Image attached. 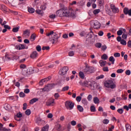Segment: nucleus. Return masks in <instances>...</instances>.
Instances as JSON below:
<instances>
[{
    "instance_id": "obj_55",
    "label": "nucleus",
    "mask_w": 131,
    "mask_h": 131,
    "mask_svg": "<svg viewBox=\"0 0 131 131\" xmlns=\"http://www.w3.org/2000/svg\"><path fill=\"white\" fill-rule=\"evenodd\" d=\"M98 35L99 36H103V35H104V32L102 31H100L98 32Z\"/></svg>"
},
{
    "instance_id": "obj_43",
    "label": "nucleus",
    "mask_w": 131,
    "mask_h": 131,
    "mask_svg": "<svg viewBox=\"0 0 131 131\" xmlns=\"http://www.w3.org/2000/svg\"><path fill=\"white\" fill-rule=\"evenodd\" d=\"M25 113L26 115L29 116L30 115V114H31V111H30V110H27L25 112Z\"/></svg>"
},
{
    "instance_id": "obj_44",
    "label": "nucleus",
    "mask_w": 131,
    "mask_h": 131,
    "mask_svg": "<svg viewBox=\"0 0 131 131\" xmlns=\"http://www.w3.org/2000/svg\"><path fill=\"white\" fill-rule=\"evenodd\" d=\"M102 122L104 124H108L109 123V120L105 119L102 121Z\"/></svg>"
},
{
    "instance_id": "obj_14",
    "label": "nucleus",
    "mask_w": 131,
    "mask_h": 131,
    "mask_svg": "<svg viewBox=\"0 0 131 131\" xmlns=\"http://www.w3.org/2000/svg\"><path fill=\"white\" fill-rule=\"evenodd\" d=\"M35 70V68H29L27 70V74H28L29 75H30V74H32L33 72H34V71Z\"/></svg>"
},
{
    "instance_id": "obj_13",
    "label": "nucleus",
    "mask_w": 131,
    "mask_h": 131,
    "mask_svg": "<svg viewBox=\"0 0 131 131\" xmlns=\"http://www.w3.org/2000/svg\"><path fill=\"white\" fill-rule=\"evenodd\" d=\"M51 79V77H48L47 78H44L40 81V85H43V83H45L46 82H48L49 80Z\"/></svg>"
},
{
    "instance_id": "obj_56",
    "label": "nucleus",
    "mask_w": 131,
    "mask_h": 131,
    "mask_svg": "<svg viewBox=\"0 0 131 131\" xmlns=\"http://www.w3.org/2000/svg\"><path fill=\"white\" fill-rule=\"evenodd\" d=\"M23 109V110H26V109H27V103H24Z\"/></svg>"
},
{
    "instance_id": "obj_39",
    "label": "nucleus",
    "mask_w": 131,
    "mask_h": 131,
    "mask_svg": "<svg viewBox=\"0 0 131 131\" xmlns=\"http://www.w3.org/2000/svg\"><path fill=\"white\" fill-rule=\"evenodd\" d=\"M95 47L96 48H98V49H100V48H101V47H102V43H101L100 42L96 43L95 44Z\"/></svg>"
},
{
    "instance_id": "obj_20",
    "label": "nucleus",
    "mask_w": 131,
    "mask_h": 131,
    "mask_svg": "<svg viewBox=\"0 0 131 131\" xmlns=\"http://www.w3.org/2000/svg\"><path fill=\"white\" fill-rule=\"evenodd\" d=\"M17 50H24L25 49V46L23 44H19L16 46Z\"/></svg>"
},
{
    "instance_id": "obj_22",
    "label": "nucleus",
    "mask_w": 131,
    "mask_h": 131,
    "mask_svg": "<svg viewBox=\"0 0 131 131\" xmlns=\"http://www.w3.org/2000/svg\"><path fill=\"white\" fill-rule=\"evenodd\" d=\"M35 38H36V34L33 33L31 35L30 40H31V41H34V40H35Z\"/></svg>"
},
{
    "instance_id": "obj_8",
    "label": "nucleus",
    "mask_w": 131,
    "mask_h": 131,
    "mask_svg": "<svg viewBox=\"0 0 131 131\" xmlns=\"http://www.w3.org/2000/svg\"><path fill=\"white\" fill-rule=\"evenodd\" d=\"M68 70L69 69L68 67H64L59 71V73L60 75H65Z\"/></svg>"
},
{
    "instance_id": "obj_64",
    "label": "nucleus",
    "mask_w": 131,
    "mask_h": 131,
    "mask_svg": "<svg viewBox=\"0 0 131 131\" xmlns=\"http://www.w3.org/2000/svg\"><path fill=\"white\" fill-rule=\"evenodd\" d=\"M127 46H128V48H131V40H129L127 42Z\"/></svg>"
},
{
    "instance_id": "obj_3",
    "label": "nucleus",
    "mask_w": 131,
    "mask_h": 131,
    "mask_svg": "<svg viewBox=\"0 0 131 131\" xmlns=\"http://www.w3.org/2000/svg\"><path fill=\"white\" fill-rule=\"evenodd\" d=\"M73 11L68 9L67 8H63V17H73Z\"/></svg>"
},
{
    "instance_id": "obj_23",
    "label": "nucleus",
    "mask_w": 131,
    "mask_h": 131,
    "mask_svg": "<svg viewBox=\"0 0 131 131\" xmlns=\"http://www.w3.org/2000/svg\"><path fill=\"white\" fill-rule=\"evenodd\" d=\"M35 122L37 123V124H41L42 122V120H41L40 118L37 117L35 120Z\"/></svg>"
},
{
    "instance_id": "obj_47",
    "label": "nucleus",
    "mask_w": 131,
    "mask_h": 131,
    "mask_svg": "<svg viewBox=\"0 0 131 131\" xmlns=\"http://www.w3.org/2000/svg\"><path fill=\"white\" fill-rule=\"evenodd\" d=\"M21 131H28V128L26 126H24L22 127Z\"/></svg>"
},
{
    "instance_id": "obj_46",
    "label": "nucleus",
    "mask_w": 131,
    "mask_h": 131,
    "mask_svg": "<svg viewBox=\"0 0 131 131\" xmlns=\"http://www.w3.org/2000/svg\"><path fill=\"white\" fill-rule=\"evenodd\" d=\"M36 50L37 52H40V51H41V47L40 46L38 45L36 47Z\"/></svg>"
},
{
    "instance_id": "obj_51",
    "label": "nucleus",
    "mask_w": 131,
    "mask_h": 131,
    "mask_svg": "<svg viewBox=\"0 0 131 131\" xmlns=\"http://www.w3.org/2000/svg\"><path fill=\"white\" fill-rule=\"evenodd\" d=\"M87 99H88V101H92V99H93V96H92V95H89L88 96Z\"/></svg>"
},
{
    "instance_id": "obj_25",
    "label": "nucleus",
    "mask_w": 131,
    "mask_h": 131,
    "mask_svg": "<svg viewBox=\"0 0 131 131\" xmlns=\"http://www.w3.org/2000/svg\"><path fill=\"white\" fill-rule=\"evenodd\" d=\"M37 101H38V98H33L30 101V104H34V103H36V102H37Z\"/></svg>"
},
{
    "instance_id": "obj_42",
    "label": "nucleus",
    "mask_w": 131,
    "mask_h": 131,
    "mask_svg": "<svg viewBox=\"0 0 131 131\" xmlns=\"http://www.w3.org/2000/svg\"><path fill=\"white\" fill-rule=\"evenodd\" d=\"M90 110L91 112H95V111H96V107H95V106L92 105L91 106Z\"/></svg>"
},
{
    "instance_id": "obj_27",
    "label": "nucleus",
    "mask_w": 131,
    "mask_h": 131,
    "mask_svg": "<svg viewBox=\"0 0 131 131\" xmlns=\"http://www.w3.org/2000/svg\"><path fill=\"white\" fill-rule=\"evenodd\" d=\"M93 101L95 104H99V103H100V100H99L98 97H94L93 98Z\"/></svg>"
},
{
    "instance_id": "obj_45",
    "label": "nucleus",
    "mask_w": 131,
    "mask_h": 131,
    "mask_svg": "<svg viewBox=\"0 0 131 131\" xmlns=\"http://www.w3.org/2000/svg\"><path fill=\"white\" fill-rule=\"evenodd\" d=\"M121 45H123V46H126V41L122 39L120 41Z\"/></svg>"
},
{
    "instance_id": "obj_33",
    "label": "nucleus",
    "mask_w": 131,
    "mask_h": 131,
    "mask_svg": "<svg viewBox=\"0 0 131 131\" xmlns=\"http://www.w3.org/2000/svg\"><path fill=\"white\" fill-rule=\"evenodd\" d=\"M109 61L112 62V64H114V62H115V59H114V57L113 56H111L109 58Z\"/></svg>"
},
{
    "instance_id": "obj_15",
    "label": "nucleus",
    "mask_w": 131,
    "mask_h": 131,
    "mask_svg": "<svg viewBox=\"0 0 131 131\" xmlns=\"http://www.w3.org/2000/svg\"><path fill=\"white\" fill-rule=\"evenodd\" d=\"M38 57V53L36 51H33L31 53L30 55V58L32 59H35V58H37Z\"/></svg>"
},
{
    "instance_id": "obj_40",
    "label": "nucleus",
    "mask_w": 131,
    "mask_h": 131,
    "mask_svg": "<svg viewBox=\"0 0 131 131\" xmlns=\"http://www.w3.org/2000/svg\"><path fill=\"white\" fill-rule=\"evenodd\" d=\"M19 28H20V27H16V28H14L12 29V31L13 32H18V31H19Z\"/></svg>"
},
{
    "instance_id": "obj_7",
    "label": "nucleus",
    "mask_w": 131,
    "mask_h": 131,
    "mask_svg": "<svg viewBox=\"0 0 131 131\" xmlns=\"http://www.w3.org/2000/svg\"><path fill=\"white\" fill-rule=\"evenodd\" d=\"M94 71L95 68L89 66H86V68L84 69V72L86 73H94Z\"/></svg>"
},
{
    "instance_id": "obj_4",
    "label": "nucleus",
    "mask_w": 131,
    "mask_h": 131,
    "mask_svg": "<svg viewBox=\"0 0 131 131\" xmlns=\"http://www.w3.org/2000/svg\"><path fill=\"white\" fill-rule=\"evenodd\" d=\"M104 86L105 88H110L111 89H115L116 85L112 81H107L104 83Z\"/></svg>"
},
{
    "instance_id": "obj_38",
    "label": "nucleus",
    "mask_w": 131,
    "mask_h": 131,
    "mask_svg": "<svg viewBox=\"0 0 131 131\" xmlns=\"http://www.w3.org/2000/svg\"><path fill=\"white\" fill-rule=\"evenodd\" d=\"M68 90H69V86H66L62 88V92H66V91H68Z\"/></svg>"
},
{
    "instance_id": "obj_60",
    "label": "nucleus",
    "mask_w": 131,
    "mask_h": 131,
    "mask_svg": "<svg viewBox=\"0 0 131 131\" xmlns=\"http://www.w3.org/2000/svg\"><path fill=\"white\" fill-rule=\"evenodd\" d=\"M101 49L102 51H106L107 50V46L106 45H103L101 47Z\"/></svg>"
},
{
    "instance_id": "obj_2",
    "label": "nucleus",
    "mask_w": 131,
    "mask_h": 131,
    "mask_svg": "<svg viewBox=\"0 0 131 131\" xmlns=\"http://www.w3.org/2000/svg\"><path fill=\"white\" fill-rule=\"evenodd\" d=\"M98 37V35L94 34V33L92 30L86 36V40L87 41H92V40H95Z\"/></svg>"
},
{
    "instance_id": "obj_16",
    "label": "nucleus",
    "mask_w": 131,
    "mask_h": 131,
    "mask_svg": "<svg viewBox=\"0 0 131 131\" xmlns=\"http://www.w3.org/2000/svg\"><path fill=\"white\" fill-rule=\"evenodd\" d=\"M23 35L25 37H29L30 35V30L27 29L23 31Z\"/></svg>"
},
{
    "instance_id": "obj_12",
    "label": "nucleus",
    "mask_w": 131,
    "mask_h": 131,
    "mask_svg": "<svg viewBox=\"0 0 131 131\" xmlns=\"http://www.w3.org/2000/svg\"><path fill=\"white\" fill-rule=\"evenodd\" d=\"M56 14L58 16H59V17H64V8L57 10Z\"/></svg>"
},
{
    "instance_id": "obj_49",
    "label": "nucleus",
    "mask_w": 131,
    "mask_h": 131,
    "mask_svg": "<svg viewBox=\"0 0 131 131\" xmlns=\"http://www.w3.org/2000/svg\"><path fill=\"white\" fill-rule=\"evenodd\" d=\"M117 112H118L119 114H122V113H123V110H122V108H119L117 110Z\"/></svg>"
},
{
    "instance_id": "obj_53",
    "label": "nucleus",
    "mask_w": 131,
    "mask_h": 131,
    "mask_svg": "<svg viewBox=\"0 0 131 131\" xmlns=\"http://www.w3.org/2000/svg\"><path fill=\"white\" fill-rule=\"evenodd\" d=\"M114 57H115V58H117L118 57H120V53H115L114 54Z\"/></svg>"
},
{
    "instance_id": "obj_29",
    "label": "nucleus",
    "mask_w": 131,
    "mask_h": 131,
    "mask_svg": "<svg viewBox=\"0 0 131 131\" xmlns=\"http://www.w3.org/2000/svg\"><path fill=\"white\" fill-rule=\"evenodd\" d=\"M81 102L82 104H83V105H85V106H86V105H88L89 103V102H88V100L85 98L82 99L81 100Z\"/></svg>"
},
{
    "instance_id": "obj_59",
    "label": "nucleus",
    "mask_w": 131,
    "mask_h": 131,
    "mask_svg": "<svg viewBox=\"0 0 131 131\" xmlns=\"http://www.w3.org/2000/svg\"><path fill=\"white\" fill-rule=\"evenodd\" d=\"M19 97H20V98H24V97H25V94L23 92H20L19 93Z\"/></svg>"
},
{
    "instance_id": "obj_26",
    "label": "nucleus",
    "mask_w": 131,
    "mask_h": 131,
    "mask_svg": "<svg viewBox=\"0 0 131 131\" xmlns=\"http://www.w3.org/2000/svg\"><path fill=\"white\" fill-rule=\"evenodd\" d=\"M28 12H29V13H30V14H33V13L35 12V10H34L33 8L29 7L28 8Z\"/></svg>"
},
{
    "instance_id": "obj_41",
    "label": "nucleus",
    "mask_w": 131,
    "mask_h": 131,
    "mask_svg": "<svg viewBox=\"0 0 131 131\" xmlns=\"http://www.w3.org/2000/svg\"><path fill=\"white\" fill-rule=\"evenodd\" d=\"M16 116H17V117H18V118H21V117H22V116H23V114L22 113H21V112H19L18 113H17L16 114Z\"/></svg>"
},
{
    "instance_id": "obj_31",
    "label": "nucleus",
    "mask_w": 131,
    "mask_h": 131,
    "mask_svg": "<svg viewBox=\"0 0 131 131\" xmlns=\"http://www.w3.org/2000/svg\"><path fill=\"white\" fill-rule=\"evenodd\" d=\"M4 108L6 110H10L11 109V106L9 104H5L4 105Z\"/></svg>"
},
{
    "instance_id": "obj_11",
    "label": "nucleus",
    "mask_w": 131,
    "mask_h": 131,
    "mask_svg": "<svg viewBox=\"0 0 131 131\" xmlns=\"http://www.w3.org/2000/svg\"><path fill=\"white\" fill-rule=\"evenodd\" d=\"M92 84V81H84L82 83V86H86L87 88H90L91 87V85Z\"/></svg>"
},
{
    "instance_id": "obj_32",
    "label": "nucleus",
    "mask_w": 131,
    "mask_h": 131,
    "mask_svg": "<svg viewBox=\"0 0 131 131\" xmlns=\"http://www.w3.org/2000/svg\"><path fill=\"white\" fill-rule=\"evenodd\" d=\"M77 109L79 111V112H83V107L81 105L77 106Z\"/></svg>"
},
{
    "instance_id": "obj_54",
    "label": "nucleus",
    "mask_w": 131,
    "mask_h": 131,
    "mask_svg": "<svg viewBox=\"0 0 131 131\" xmlns=\"http://www.w3.org/2000/svg\"><path fill=\"white\" fill-rule=\"evenodd\" d=\"M69 56H70V57H73V56H74V52H73V51L69 52Z\"/></svg>"
},
{
    "instance_id": "obj_17",
    "label": "nucleus",
    "mask_w": 131,
    "mask_h": 131,
    "mask_svg": "<svg viewBox=\"0 0 131 131\" xmlns=\"http://www.w3.org/2000/svg\"><path fill=\"white\" fill-rule=\"evenodd\" d=\"M123 12L125 15H128L129 16H131V9L128 10V8H125L123 10Z\"/></svg>"
},
{
    "instance_id": "obj_6",
    "label": "nucleus",
    "mask_w": 131,
    "mask_h": 131,
    "mask_svg": "<svg viewBox=\"0 0 131 131\" xmlns=\"http://www.w3.org/2000/svg\"><path fill=\"white\" fill-rule=\"evenodd\" d=\"M91 24L94 29H98L101 27V24L98 20H92L91 21Z\"/></svg>"
},
{
    "instance_id": "obj_62",
    "label": "nucleus",
    "mask_w": 131,
    "mask_h": 131,
    "mask_svg": "<svg viewBox=\"0 0 131 131\" xmlns=\"http://www.w3.org/2000/svg\"><path fill=\"white\" fill-rule=\"evenodd\" d=\"M117 34L118 35H121L122 34V30H120L118 31L117 32Z\"/></svg>"
},
{
    "instance_id": "obj_58",
    "label": "nucleus",
    "mask_w": 131,
    "mask_h": 131,
    "mask_svg": "<svg viewBox=\"0 0 131 131\" xmlns=\"http://www.w3.org/2000/svg\"><path fill=\"white\" fill-rule=\"evenodd\" d=\"M123 70L122 69H120L117 70V73L120 74L123 72Z\"/></svg>"
},
{
    "instance_id": "obj_35",
    "label": "nucleus",
    "mask_w": 131,
    "mask_h": 131,
    "mask_svg": "<svg viewBox=\"0 0 131 131\" xmlns=\"http://www.w3.org/2000/svg\"><path fill=\"white\" fill-rule=\"evenodd\" d=\"M54 98L55 100H58V98H60V94L58 93H55Z\"/></svg>"
},
{
    "instance_id": "obj_37",
    "label": "nucleus",
    "mask_w": 131,
    "mask_h": 131,
    "mask_svg": "<svg viewBox=\"0 0 131 131\" xmlns=\"http://www.w3.org/2000/svg\"><path fill=\"white\" fill-rule=\"evenodd\" d=\"M101 59H102V60H107V59H108V56L104 54L101 56Z\"/></svg>"
},
{
    "instance_id": "obj_48",
    "label": "nucleus",
    "mask_w": 131,
    "mask_h": 131,
    "mask_svg": "<svg viewBox=\"0 0 131 131\" xmlns=\"http://www.w3.org/2000/svg\"><path fill=\"white\" fill-rule=\"evenodd\" d=\"M20 68L23 70V69H25V68H26V65L21 64L20 65Z\"/></svg>"
},
{
    "instance_id": "obj_61",
    "label": "nucleus",
    "mask_w": 131,
    "mask_h": 131,
    "mask_svg": "<svg viewBox=\"0 0 131 131\" xmlns=\"http://www.w3.org/2000/svg\"><path fill=\"white\" fill-rule=\"evenodd\" d=\"M71 124L73 125V126H75V125H76V121L73 120L71 122Z\"/></svg>"
},
{
    "instance_id": "obj_57",
    "label": "nucleus",
    "mask_w": 131,
    "mask_h": 131,
    "mask_svg": "<svg viewBox=\"0 0 131 131\" xmlns=\"http://www.w3.org/2000/svg\"><path fill=\"white\" fill-rule=\"evenodd\" d=\"M102 78H104V75H100L99 76H97L96 77V79H102Z\"/></svg>"
},
{
    "instance_id": "obj_21",
    "label": "nucleus",
    "mask_w": 131,
    "mask_h": 131,
    "mask_svg": "<svg viewBox=\"0 0 131 131\" xmlns=\"http://www.w3.org/2000/svg\"><path fill=\"white\" fill-rule=\"evenodd\" d=\"M101 67H104L107 64V61H104L103 60H100L99 62Z\"/></svg>"
},
{
    "instance_id": "obj_9",
    "label": "nucleus",
    "mask_w": 131,
    "mask_h": 131,
    "mask_svg": "<svg viewBox=\"0 0 131 131\" xmlns=\"http://www.w3.org/2000/svg\"><path fill=\"white\" fill-rule=\"evenodd\" d=\"M53 89V84H48L45 86L42 90L43 92H49V91H51Z\"/></svg>"
},
{
    "instance_id": "obj_30",
    "label": "nucleus",
    "mask_w": 131,
    "mask_h": 131,
    "mask_svg": "<svg viewBox=\"0 0 131 131\" xmlns=\"http://www.w3.org/2000/svg\"><path fill=\"white\" fill-rule=\"evenodd\" d=\"M49 126L48 124H47L45 126L42 128V131H48L49 130Z\"/></svg>"
},
{
    "instance_id": "obj_63",
    "label": "nucleus",
    "mask_w": 131,
    "mask_h": 131,
    "mask_svg": "<svg viewBox=\"0 0 131 131\" xmlns=\"http://www.w3.org/2000/svg\"><path fill=\"white\" fill-rule=\"evenodd\" d=\"M76 101L77 102H80L81 101V97L80 96H77L76 97Z\"/></svg>"
},
{
    "instance_id": "obj_52",
    "label": "nucleus",
    "mask_w": 131,
    "mask_h": 131,
    "mask_svg": "<svg viewBox=\"0 0 131 131\" xmlns=\"http://www.w3.org/2000/svg\"><path fill=\"white\" fill-rule=\"evenodd\" d=\"M98 3L99 5H100V6H102V5L104 4V0H98Z\"/></svg>"
},
{
    "instance_id": "obj_1",
    "label": "nucleus",
    "mask_w": 131,
    "mask_h": 131,
    "mask_svg": "<svg viewBox=\"0 0 131 131\" xmlns=\"http://www.w3.org/2000/svg\"><path fill=\"white\" fill-rule=\"evenodd\" d=\"M46 35L47 36H51V38H50V40L51 41L52 43H57V42L59 41L60 36L58 35V34L54 32L53 31L47 33Z\"/></svg>"
},
{
    "instance_id": "obj_28",
    "label": "nucleus",
    "mask_w": 131,
    "mask_h": 131,
    "mask_svg": "<svg viewBox=\"0 0 131 131\" xmlns=\"http://www.w3.org/2000/svg\"><path fill=\"white\" fill-rule=\"evenodd\" d=\"M55 127L57 130H61L62 128V126H61L60 124H57Z\"/></svg>"
},
{
    "instance_id": "obj_24",
    "label": "nucleus",
    "mask_w": 131,
    "mask_h": 131,
    "mask_svg": "<svg viewBox=\"0 0 131 131\" xmlns=\"http://www.w3.org/2000/svg\"><path fill=\"white\" fill-rule=\"evenodd\" d=\"M79 76L82 79H84V78L85 77V76L84 75V73L82 71H80L79 72Z\"/></svg>"
},
{
    "instance_id": "obj_18",
    "label": "nucleus",
    "mask_w": 131,
    "mask_h": 131,
    "mask_svg": "<svg viewBox=\"0 0 131 131\" xmlns=\"http://www.w3.org/2000/svg\"><path fill=\"white\" fill-rule=\"evenodd\" d=\"M55 103V99H52L51 101H48L46 103L47 106H54Z\"/></svg>"
},
{
    "instance_id": "obj_50",
    "label": "nucleus",
    "mask_w": 131,
    "mask_h": 131,
    "mask_svg": "<svg viewBox=\"0 0 131 131\" xmlns=\"http://www.w3.org/2000/svg\"><path fill=\"white\" fill-rule=\"evenodd\" d=\"M122 37L123 39H126L127 38V33L123 34Z\"/></svg>"
},
{
    "instance_id": "obj_10",
    "label": "nucleus",
    "mask_w": 131,
    "mask_h": 131,
    "mask_svg": "<svg viewBox=\"0 0 131 131\" xmlns=\"http://www.w3.org/2000/svg\"><path fill=\"white\" fill-rule=\"evenodd\" d=\"M110 7L111 10H112V12H113L115 13H118L119 12V9L118 8L115 7V5L114 4H110Z\"/></svg>"
},
{
    "instance_id": "obj_19",
    "label": "nucleus",
    "mask_w": 131,
    "mask_h": 131,
    "mask_svg": "<svg viewBox=\"0 0 131 131\" xmlns=\"http://www.w3.org/2000/svg\"><path fill=\"white\" fill-rule=\"evenodd\" d=\"M91 82L92 83L91 85H90V89L91 90H96V89L97 88V84L94 81H92Z\"/></svg>"
},
{
    "instance_id": "obj_36",
    "label": "nucleus",
    "mask_w": 131,
    "mask_h": 131,
    "mask_svg": "<svg viewBox=\"0 0 131 131\" xmlns=\"http://www.w3.org/2000/svg\"><path fill=\"white\" fill-rule=\"evenodd\" d=\"M126 129L127 131H131V126L129 124H127L126 125Z\"/></svg>"
},
{
    "instance_id": "obj_5",
    "label": "nucleus",
    "mask_w": 131,
    "mask_h": 131,
    "mask_svg": "<svg viewBox=\"0 0 131 131\" xmlns=\"http://www.w3.org/2000/svg\"><path fill=\"white\" fill-rule=\"evenodd\" d=\"M65 106L69 110H72L74 107V103L71 101H67L65 102Z\"/></svg>"
},
{
    "instance_id": "obj_34",
    "label": "nucleus",
    "mask_w": 131,
    "mask_h": 131,
    "mask_svg": "<svg viewBox=\"0 0 131 131\" xmlns=\"http://www.w3.org/2000/svg\"><path fill=\"white\" fill-rule=\"evenodd\" d=\"M100 12V9H95L93 11V13L94 15H97V14H99Z\"/></svg>"
}]
</instances>
